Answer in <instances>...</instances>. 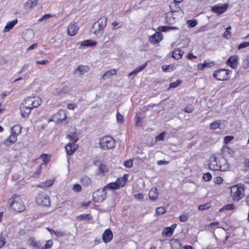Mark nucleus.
I'll use <instances>...</instances> for the list:
<instances>
[{
  "mask_svg": "<svg viewBox=\"0 0 249 249\" xmlns=\"http://www.w3.org/2000/svg\"><path fill=\"white\" fill-rule=\"evenodd\" d=\"M107 18L106 17H101L92 25V32L97 37H100L104 33L107 26Z\"/></svg>",
  "mask_w": 249,
  "mask_h": 249,
  "instance_id": "1",
  "label": "nucleus"
},
{
  "mask_svg": "<svg viewBox=\"0 0 249 249\" xmlns=\"http://www.w3.org/2000/svg\"><path fill=\"white\" fill-rule=\"evenodd\" d=\"M231 196L234 201H238L245 195L244 187L242 185H236L231 187Z\"/></svg>",
  "mask_w": 249,
  "mask_h": 249,
  "instance_id": "2",
  "label": "nucleus"
},
{
  "mask_svg": "<svg viewBox=\"0 0 249 249\" xmlns=\"http://www.w3.org/2000/svg\"><path fill=\"white\" fill-rule=\"evenodd\" d=\"M12 209L16 212H21L25 210V206L21 199L18 196H13L9 200Z\"/></svg>",
  "mask_w": 249,
  "mask_h": 249,
  "instance_id": "3",
  "label": "nucleus"
},
{
  "mask_svg": "<svg viewBox=\"0 0 249 249\" xmlns=\"http://www.w3.org/2000/svg\"><path fill=\"white\" fill-rule=\"evenodd\" d=\"M99 144L102 149L107 150L115 147V141L110 136H105L100 139Z\"/></svg>",
  "mask_w": 249,
  "mask_h": 249,
  "instance_id": "4",
  "label": "nucleus"
},
{
  "mask_svg": "<svg viewBox=\"0 0 249 249\" xmlns=\"http://www.w3.org/2000/svg\"><path fill=\"white\" fill-rule=\"evenodd\" d=\"M125 176L126 175H124L122 178H118L114 182L108 183L104 187V190H116L124 186L126 184V180L127 179Z\"/></svg>",
  "mask_w": 249,
  "mask_h": 249,
  "instance_id": "5",
  "label": "nucleus"
},
{
  "mask_svg": "<svg viewBox=\"0 0 249 249\" xmlns=\"http://www.w3.org/2000/svg\"><path fill=\"white\" fill-rule=\"evenodd\" d=\"M231 71L228 70L219 69L213 73V76L219 81L228 80L230 78Z\"/></svg>",
  "mask_w": 249,
  "mask_h": 249,
  "instance_id": "6",
  "label": "nucleus"
},
{
  "mask_svg": "<svg viewBox=\"0 0 249 249\" xmlns=\"http://www.w3.org/2000/svg\"><path fill=\"white\" fill-rule=\"evenodd\" d=\"M36 199L38 205L42 207H49L50 205V198L45 193L38 194L36 196Z\"/></svg>",
  "mask_w": 249,
  "mask_h": 249,
  "instance_id": "7",
  "label": "nucleus"
},
{
  "mask_svg": "<svg viewBox=\"0 0 249 249\" xmlns=\"http://www.w3.org/2000/svg\"><path fill=\"white\" fill-rule=\"evenodd\" d=\"M41 103V99L38 97H28L25 100L22 104L31 107V108L37 107Z\"/></svg>",
  "mask_w": 249,
  "mask_h": 249,
  "instance_id": "8",
  "label": "nucleus"
},
{
  "mask_svg": "<svg viewBox=\"0 0 249 249\" xmlns=\"http://www.w3.org/2000/svg\"><path fill=\"white\" fill-rule=\"evenodd\" d=\"M178 16H182L181 14H179L178 10H173L171 9L166 15V22L168 24H173L175 22V19Z\"/></svg>",
  "mask_w": 249,
  "mask_h": 249,
  "instance_id": "9",
  "label": "nucleus"
},
{
  "mask_svg": "<svg viewBox=\"0 0 249 249\" xmlns=\"http://www.w3.org/2000/svg\"><path fill=\"white\" fill-rule=\"evenodd\" d=\"M106 190L104 188L102 190H98L93 193L92 197L94 201L97 202H102L106 197Z\"/></svg>",
  "mask_w": 249,
  "mask_h": 249,
  "instance_id": "10",
  "label": "nucleus"
},
{
  "mask_svg": "<svg viewBox=\"0 0 249 249\" xmlns=\"http://www.w3.org/2000/svg\"><path fill=\"white\" fill-rule=\"evenodd\" d=\"M219 155L217 156H213L210 158L209 167L210 169L218 171L220 170L221 166H219Z\"/></svg>",
  "mask_w": 249,
  "mask_h": 249,
  "instance_id": "11",
  "label": "nucleus"
},
{
  "mask_svg": "<svg viewBox=\"0 0 249 249\" xmlns=\"http://www.w3.org/2000/svg\"><path fill=\"white\" fill-rule=\"evenodd\" d=\"M66 139L69 141V142L71 143H75L78 140L76 130L74 127L71 128V130L67 134Z\"/></svg>",
  "mask_w": 249,
  "mask_h": 249,
  "instance_id": "12",
  "label": "nucleus"
},
{
  "mask_svg": "<svg viewBox=\"0 0 249 249\" xmlns=\"http://www.w3.org/2000/svg\"><path fill=\"white\" fill-rule=\"evenodd\" d=\"M239 56L237 55H233L230 56L226 62L227 65L232 69H236L238 65Z\"/></svg>",
  "mask_w": 249,
  "mask_h": 249,
  "instance_id": "13",
  "label": "nucleus"
},
{
  "mask_svg": "<svg viewBox=\"0 0 249 249\" xmlns=\"http://www.w3.org/2000/svg\"><path fill=\"white\" fill-rule=\"evenodd\" d=\"M228 8L227 4H218L212 7V10L218 15H220L225 12Z\"/></svg>",
  "mask_w": 249,
  "mask_h": 249,
  "instance_id": "14",
  "label": "nucleus"
},
{
  "mask_svg": "<svg viewBox=\"0 0 249 249\" xmlns=\"http://www.w3.org/2000/svg\"><path fill=\"white\" fill-rule=\"evenodd\" d=\"M210 128L215 130L217 128L220 129H224L226 127V121H216L210 124Z\"/></svg>",
  "mask_w": 249,
  "mask_h": 249,
  "instance_id": "15",
  "label": "nucleus"
},
{
  "mask_svg": "<svg viewBox=\"0 0 249 249\" xmlns=\"http://www.w3.org/2000/svg\"><path fill=\"white\" fill-rule=\"evenodd\" d=\"M219 166H221L220 170L225 171L229 169V164L226 158L222 155H219Z\"/></svg>",
  "mask_w": 249,
  "mask_h": 249,
  "instance_id": "16",
  "label": "nucleus"
},
{
  "mask_svg": "<svg viewBox=\"0 0 249 249\" xmlns=\"http://www.w3.org/2000/svg\"><path fill=\"white\" fill-rule=\"evenodd\" d=\"M75 143L69 142L67 144L65 148L67 154L68 155H71L73 154L75 151L78 148L77 145L75 144Z\"/></svg>",
  "mask_w": 249,
  "mask_h": 249,
  "instance_id": "17",
  "label": "nucleus"
},
{
  "mask_svg": "<svg viewBox=\"0 0 249 249\" xmlns=\"http://www.w3.org/2000/svg\"><path fill=\"white\" fill-rule=\"evenodd\" d=\"M89 70V68L87 66L80 65L74 71V74L78 76L85 74Z\"/></svg>",
  "mask_w": 249,
  "mask_h": 249,
  "instance_id": "18",
  "label": "nucleus"
},
{
  "mask_svg": "<svg viewBox=\"0 0 249 249\" xmlns=\"http://www.w3.org/2000/svg\"><path fill=\"white\" fill-rule=\"evenodd\" d=\"M113 238V233L110 229H107L102 235V239L105 243L109 242Z\"/></svg>",
  "mask_w": 249,
  "mask_h": 249,
  "instance_id": "19",
  "label": "nucleus"
},
{
  "mask_svg": "<svg viewBox=\"0 0 249 249\" xmlns=\"http://www.w3.org/2000/svg\"><path fill=\"white\" fill-rule=\"evenodd\" d=\"M162 34L160 32H156L155 34L150 36L149 40L150 42L156 44L160 42L162 39Z\"/></svg>",
  "mask_w": 249,
  "mask_h": 249,
  "instance_id": "20",
  "label": "nucleus"
},
{
  "mask_svg": "<svg viewBox=\"0 0 249 249\" xmlns=\"http://www.w3.org/2000/svg\"><path fill=\"white\" fill-rule=\"evenodd\" d=\"M32 108L31 107H27L22 104L20 107V113L22 117L23 118L27 117L31 112Z\"/></svg>",
  "mask_w": 249,
  "mask_h": 249,
  "instance_id": "21",
  "label": "nucleus"
},
{
  "mask_svg": "<svg viewBox=\"0 0 249 249\" xmlns=\"http://www.w3.org/2000/svg\"><path fill=\"white\" fill-rule=\"evenodd\" d=\"M79 27L75 23H71L68 27V34L70 36H73L76 34Z\"/></svg>",
  "mask_w": 249,
  "mask_h": 249,
  "instance_id": "22",
  "label": "nucleus"
},
{
  "mask_svg": "<svg viewBox=\"0 0 249 249\" xmlns=\"http://www.w3.org/2000/svg\"><path fill=\"white\" fill-rule=\"evenodd\" d=\"M80 181L82 185L85 187H89L92 185V181L87 176H83L80 178Z\"/></svg>",
  "mask_w": 249,
  "mask_h": 249,
  "instance_id": "23",
  "label": "nucleus"
},
{
  "mask_svg": "<svg viewBox=\"0 0 249 249\" xmlns=\"http://www.w3.org/2000/svg\"><path fill=\"white\" fill-rule=\"evenodd\" d=\"M17 135L13 133L11 135L5 140L4 144L6 145H10L15 143L17 140Z\"/></svg>",
  "mask_w": 249,
  "mask_h": 249,
  "instance_id": "24",
  "label": "nucleus"
},
{
  "mask_svg": "<svg viewBox=\"0 0 249 249\" xmlns=\"http://www.w3.org/2000/svg\"><path fill=\"white\" fill-rule=\"evenodd\" d=\"M27 244L33 249H39L40 246L39 242H37L35 240V239L33 237H30L29 238L27 241Z\"/></svg>",
  "mask_w": 249,
  "mask_h": 249,
  "instance_id": "25",
  "label": "nucleus"
},
{
  "mask_svg": "<svg viewBox=\"0 0 249 249\" xmlns=\"http://www.w3.org/2000/svg\"><path fill=\"white\" fill-rule=\"evenodd\" d=\"M62 117H61V111H58L57 113L54 114L52 117V119H49V121H53L55 122L57 124H61L62 123Z\"/></svg>",
  "mask_w": 249,
  "mask_h": 249,
  "instance_id": "26",
  "label": "nucleus"
},
{
  "mask_svg": "<svg viewBox=\"0 0 249 249\" xmlns=\"http://www.w3.org/2000/svg\"><path fill=\"white\" fill-rule=\"evenodd\" d=\"M17 23L18 20L17 19L8 22L5 26L3 32L4 33L8 32L16 24H17Z\"/></svg>",
  "mask_w": 249,
  "mask_h": 249,
  "instance_id": "27",
  "label": "nucleus"
},
{
  "mask_svg": "<svg viewBox=\"0 0 249 249\" xmlns=\"http://www.w3.org/2000/svg\"><path fill=\"white\" fill-rule=\"evenodd\" d=\"M38 2V0H28L24 4L26 9H31L35 7Z\"/></svg>",
  "mask_w": 249,
  "mask_h": 249,
  "instance_id": "28",
  "label": "nucleus"
},
{
  "mask_svg": "<svg viewBox=\"0 0 249 249\" xmlns=\"http://www.w3.org/2000/svg\"><path fill=\"white\" fill-rule=\"evenodd\" d=\"M184 52L181 51L179 49H175L172 54V56L175 59L178 60L181 58Z\"/></svg>",
  "mask_w": 249,
  "mask_h": 249,
  "instance_id": "29",
  "label": "nucleus"
},
{
  "mask_svg": "<svg viewBox=\"0 0 249 249\" xmlns=\"http://www.w3.org/2000/svg\"><path fill=\"white\" fill-rule=\"evenodd\" d=\"M149 197L152 200H155L158 198V194L156 188H152L149 192Z\"/></svg>",
  "mask_w": 249,
  "mask_h": 249,
  "instance_id": "30",
  "label": "nucleus"
},
{
  "mask_svg": "<svg viewBox=\"0 0 249 249\" xmlns=\"http://www.w3.org/2000/svg\"><path fill=\"white\" fill-rule=\"evenodd\" d=\"M117 70L115 69H110L107 71L103 75L102 78H110L112 75H115L117 73Z\"/></svg>",
  "mask_w": 249,
  "mask_h": 249,
  "instance_id": "31",
  "label": "nucleus"
},
{
  "mask_svg": "<svg viewBox=\"0 0 249 249\" xmlns=\"http://www.w3.org/2000/svg\"><path fill=\"white\" fill-rule=\"evenodd\" d=\"M213 63V62L206 60H205L203 63L198 64L197 65V68L200 70H202L206 67H210L211 66V64Z\"/></svg>",
  "mask_w": 249,
  "mask_h": 249,
  "instance_id": "32",
  "label": "nucleus"
},
{
  "mask_svg": "<svg viewBox=\"0 0 249 249\" xmlns=\"http://www.w3.org/2000/svg\"><path fill=\"white\" fill-rule=\"evenodd\" d=\"M54 180L50 179L46 180V181L42 182L41 184L38 185V187L44 189L46 187L51 186L53 183Z\"/></svg>",
  "mask_w": 249,
  "mask_h": 249,
  "instance_id": "33",
  "label": "nucleus"
},
{
  "mask_svg": "<svg viewBox=\"0 0 249 249\" xmlns=\"http://www.w3.org/2000/svg\"><path fill=\"white\" fill-rule=\"evenodd\" d=\"M22 127L18 124L13 126L11 128V133L18 136L21 132Z\"/></svg>",
  "mask_w": 249,
  "mask_h": 249,
  "instance_id": "34",
  "label": "nucleus"
},
{
  "mask_svg": "<svg viewBox=\"0 0 249 249\" xmlns=\"http://www.w3.org/2000/svg\"><path fill=\"white\" fill-rule=\"evenodd\" d=\"M97 42L96 41L88 39L81 42V46L85 47H91L95 46Z\"/></svg>",
  "mask_w": 249,
  "mask_h": 249,
  "instance_id": "35",
  "label": "nucleus"
},
{
  "mask_svg": "<svg viewBox=\"0 0 249 249\" xmlns=\"http://www.w3.org/2000/svg\"><path fill=\"white\" fill-rule=\"evenodd\" d=\"M173 233V231L171 229L170 227L165 228L162 232V235L166 237H170Z\"/></svg>",
  "mask_w": 249,
  "mask_h": 249,
  "instance_id": "36",
  "label": "nucleus"
},
{
  "mask_svg": "<svg viewBox=\"0 0 249 249\" xmlns=\"http://www.w3.org/2000/svg\"><path fill=\"white\" fill-rule=\"evenodd\" d=\"M47 230L50 232L53 237H57L61 236L62 233L60 231H54L49 228H47Z\"/></svg>",
  "mask_w": 249,
  "mask_h": 249,
  "instance_id": "37",
  "label": "nucleus"
},
{
  "mask_svg": "<svg viewBox=\"0 0 249 249\" xmlns=\"http://www.w3.org/2000/svg\"><path fill=\"white\" fill-rule=\"evenodd\" d=\"M92 217L89 214H81L76 217V220L78 221L89 220Z\"/></svg>",
  "mask_w": 249,
  "mask_h": 249,
  "instance_id": "38",
  "label": "nucleus"
},
{
  "mask_svg": "<svg viewBox=\"0 0 249 249\" xmlns=\"http://www.w3.org/2000/svg\"><path fill=\"white\" fill-rule=\"evenodd\" d=\"M39 158L43 161V163L41 164L42 165L43 164H46L50 161L51 156L46 154H43L40 156Z\"/></svg>",
  "mask_w": 249,
  "mask_h": 249,
  "instance_id": "39",
  "label": "nucleus"
},
{
  "mask_svg": "<svg viewBox=\"0 0 249 249\" xmlns=\"http://www.w3.org/2000/svg\"><path fill=\"white\" fill-rule=\"evenodd\" d=\"M159 30L161 32H167L170 30H178V28L175 26H163L159 28Z\"/></svg>",
  "mask_w": 249,
  "mask_h": 249,
  "instance_id": "40",
  "label": "nucleus"
},
{
  "mask_svg": "<svg viewBox=\"0 0 249 249\" xmlns=\"http://www.w3.org/2000/svg\"><path fill=\"white\" fill-rule=\"evenodd\" d=\"M221 151L223 154V155L225 156H227L228 154H231V149L228 148L226 146H224L221 149Z\"/></svg>",
  "mask_w": 249,
  "mask_h": 249,
  "instance_id": "41",
  "label": "nucleus"
},
{
  "mask_svg": "<svg viewBox=\"0 0 249 249\" xmlns=\"http://www.w3.org/2000/svg\"><path fill=\"white\" fill-rule=\"evenodd\" d=\"M99 170L101 173H105L108 172V168L104 164H101L99 167Z\"/></svg>",
  "mask_w": 249,
  "mask_h": 249,
  "instance_id": "42",
  "label": "nucleus"
},
{
  "mask_svg": "<svg viewBox=\"0 0 249 249\" xmlns=\"http://www.w3.org/2000/svg\"><path fill=\"white\" fill-rule=\"evenodd\" d=\"M53 244V242L52 240H49L47 241L46 242L45 245L41 247V249H49L51 248Z\"/></svg>",
  "mask_w": 249,
  "mask_h": 249,
  "instance_id": "43",
  "label": "nucleus"
},
{
  "mask_svg": "<svg viewBox=\"0 0 249 249\" xmlns=\"http://www.w3.org/2000/svg\"><path fill=\"white\" fill-rule=\"evenodd\" d=\"M243 67L245 69L249 68V55H247L242 63Z\"/></svg>",
  "mask_w": 249,
  "mask_h": 249,
  "instance_id": "44",
  "label": "nucleus"
},
{
  "mask_svg": "<svg viewBox=\"0 0 249 249\" xmlns=\"http://www.w3.org/2000/svg\"><path fill=\"white\" fill-rule=\"evenodd\" d=\"M166 209L163 207H158L156 210V213L157 214H162L166 212Z\"/></svg>",
  "mask_w": 249,
  "mask_h": 249,
  "instance_id": "45",
  "label": "nucleus"
},
{
  "mask_svg": "<svg viewBox=\"0 0 249 249\" xmlns=\"http://www.w3.org/2000/svg\"><path fill=\"white\" fill-rule=\"evenodd\" d=\"M189 215L187 213H183L179 216V220L181 222H185L188 220Z\"/></svg>",
  "mask_w": 249,
  "mask_h": 249,
  "instance_id": "46",
  "label": "nucleus"
},
{
  "mask_svg": "<svg viewBox=\"0 0 249 249\" xmlns=\"http://www.w3.org/2000/svg\"><path fill=\"white\" fill-rule=\"evenodd\" d=\"M212 175L209 173H207L203 174V178L206 181H210L212 179Z\"/></svg>",
  "mask_w": 249,
  "mask_h": 249,
  "instance_id": "47",
  "label": "nucleus"
},
{
  "mask_svg": "<svg viewBox=\"0 0 249 249\" xmlns=\"http://www.w3.org/2000/svg\"><path fill=\"white\" fill-rule=\"evenodd\" d=\"M181 83L180 80H177L175 82H173L170 84L169 87L168 88L167 90H169L171 88H175L178 87Z\"/></svg>",
  "mask_w": 249,
  "mask_h": 249,
  "instance_id": "48",
  "label": "nucleus"
},
{
  "mask_svg": "<svg viewBox=\"0 0 249 249\" xmlns=\"http://www.w3.org/2000/svg\"><path fill=\"white\" fill-rule=\"evenodd\" d=\"M116 119L118 123L122 124L124 122V117L119 112L116 113Z\"/></svg>",
  "mask_w": 249,
  "mask_h": 249,
  "instance_id": "49",
  "label": "nucleus"
},
{
  "mask_svg": "<svg viewBox=\"0 0 249 249\" xmlns=\"http://www.w3.org/2000/svg\"><path fill=\"white\" fill-rule=\"evenodd\" d=\"M162 69L164 71H170L173 70V67L171 65H163Z\"/></svg>",
  "mask_w": 249,
  "mask_h": 249,
  "instance_id": "50",
  "label": "nucleus"
},
{
  "mask_svg": "<svg viewBox=\"0 0 249 249\" xmlns=\"http://www.w3.org/2000/svg\"><path fill=\"white\" fill-rule=\"evenodd\" d=\"M235 208V206L234 204L233 203H231V204L226 205L222 209L231 210H233Z\"/></svg>",
  "mask_w": 249,
  "mask_h": 249,
  "instance_id": "51",
  "label": "nucleus"
},
{
  "mask_svg": "<svg viewBox=\"0 0 249 249\" xmlns=\"http://www.w3.org/2000/svg\"><path fill=\"white\" fill-rule=\"evenodd\" d=\"M249 46V42H245L240 44L238 46V49L241 50Z\"/></svg>",
  "mask_w": 249,
  "mask_h": 249,
  "instance_id": "52",
  "label": "nucleus"
},
{
  "mask_svg": "<svg viewBox=\"0 0 249 249\" xmlns=\"http://www.w3.org/2000/svg\"><path fill=\"white\" fill-rule=\"evenodd\" d=\"M193 110L194 108L191 105H188L184 108V111L187 113H191Z\"/></svg>",
  "mask_w": 249,
  "mask_h": 249,
  "instance_id": "53",
  "label": "nucleus"
},
{
  "mask_svg": "<svg viewBox=\"0 0 249 249\" xmlns=\"http://www.w3.org/2000/svg\"><path fill=\"white\" fill-rule=\"evenodd\" d=\"M72 189L75 192H79L81 191L82 187L80 185L75 184L73 186Z\"/></svg>",
  "mask_w": 249,
  "mask_h": 249,
  "instance_id": "54",
  "label": "nucleus"
},
{
  "mask_svg": "<svg viewBox=\"0 0 249 249\" xmlns=\"http://www.w3.org/2000/svg\"><path fill=\"white\" fill-rule=\"evenodd\" d=\"M213 181L216 184H220L223 181V179L221 177H217L214 178Z\"/></svg>",
  "mask_w": 249,
  "mask_h": 249,
  "instance_id": "55",
  "label": "nucleus"
},
{
  "mask_svg": "<svg viewBox=\"0 0 249 249\" xmlns=\"http://www.w3.org/2000/svg\"><path fill=\"white\" fill-rule=\"evenodd\" d=\"M5 244V239L3 236L0 234V249Z\"/></svg>",
  "mask_w": 249,
  "mask_h": 249,
  "instance_id": "56",
  "label": "nucleus"
},
{
  "mask_svg": "<svg viewBox=\"0 0 249 249\" xmlns=\"http://www.w3.org/2000/svg\"><path fill=\"white\" fill-rule=\"evenodd\" d=\"M52 16L51 14H48L44 15L42 17L38 19V22H41L45 19H48L51 18Z\"/></svg>",
  "mask_w": 249,
  "mask_h": 249,
  "instance_id": "57",
  "label": "nucleus"
},
{
  "mask_svg": "<svg viewBox=\"0 0 249 249\" xmlns=\"http://www.w3.org/2000/svg\"><path fill=\"white\" fill-rule=\"evenodd\" d=\"M124 165L126 167L130 168V167H132L133 165L132 160H127L124 161Z\"/></svg>",
  "mask_w": 249,
  "mask_h": 249,
  "instance_id": "58",
  "label": "nucleus"
},
{
  "mask_svg": "<svg viewBox=\"0 0 249 249\" xmlns=\"http://www.w3.org/2000/svg\"><path fill=\"white\" fill-rule=\"evenodd\" d=\"M164 137V132H162L160 135L157 136L155 138L156 141H160L163 140V138Z\"/></svg>",
  "mask_w": 249,
  "mask_h": 249,
  "instance_id": "59",
  "label": "nucleus"
},
{
  "mask_svg": "<svg viewBox=\"0 0 249 249\" xmlns=\"http://www.w3.org/2000/svg\"><path fill=\"white\" fill-rule=\"evenodd\" d=\"M234 138L232 136H227L224 138V143L226 144L228 143L231 141Z\"/></svg>",
  "mask_w": 249,
  "mask_h": 249,
  "instance_id": "60",
  "label": "nucleus"
},
{
  "mask_svg": "<svg viewBox=\"0 0 249 249\" xmlns=\"http://www.w3.org/2000/svg\"><path fill=\"white\" fill-rule=\"evenodd\" d=\"M187 24L190 27H194L196 25V21L189 20L187 21Z\"/></svg>",
  "mask_w": 249,
  "mask_h": 249,
  "instance_id": "61",
  "label": "nucleus"
},
{
  "mask_svg": "<svg viewBox=\"0 0 249 249\" xmlns=\"http://www.w3.org/2000/svg\"><path fill=\"white\" fill-rule=\"evenodd\" d=\"M77 107L75 104L70 103L67 105V108L69 109L74 110Z\"/></svg>",
  "mask_w": 249,
  "mask_h": 249,
  "instance_id": "62",
  "label": "nucleus"
},
{
  "mask_svg": "<svg viewBox=\"0 0 249 249\" xmlns=\"http://www.w3.org/2000/svg\"><path fill=\"white\" fill-rule=\"evenodd\" d=\"M42 164H40L38 168H37V169L36 170V171L34 173V175L38 176L39 175H40L42 171Z\"/></svg>",
  "mask_w": 249,
  "mask_h": 249,
  "instance_id": "63",
  "label": "nucleus"
},
{
  "mask_svg": "<svg viewBox=\"0 0 249 249\" xmlns=\"http://www.w3.org/2000/svg\"><path fill=\"white\" fill-rule=\"evenodd\" d=\"M209 208V206L208 204H204L199 206L198 209L200 211H203Z\"/></svg>",
  "mask_w": 249,
  "mask_h": 249,
  "instance_id": "64",
  "label": "nucleus"
}]
</instances>
